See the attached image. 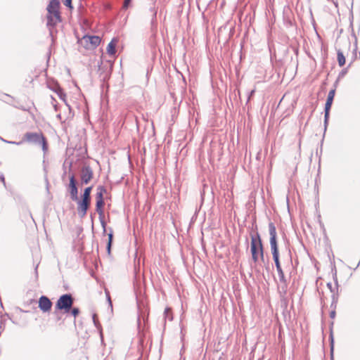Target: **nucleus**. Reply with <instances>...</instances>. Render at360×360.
<instances>
[{"mask_svg": "<svg viewBox=\"0 0 360 360\" xmlns=\"http://www.w3.org/2000/svg\"><path fill=\"white\" fill-rule=\"evenodd\" d=\"M93 171L89 166H84L81 172L82 184H88L93 178Z\"/></svg>", "mask_w": 360, "mask_h": 360, "instance_id": "12", "label": "nucleus"}, {"mask_svg": "<svg viewBox=\"0 0 360 360\" xmlns=\"http://www.w3.org/2000/svg\"><path fill=\"white\" fill-rule=\"evenodd\" d=\"M23 141L35 146H41L44 155L48 151L49 143L46 138L41 132H26L24 134Z\"/></svg>", "mask_w": 360, "mask_h": 360, "instance_id": "2", "label": "nucleus"}, {"mask_svg": "<svg viewBox=\"0 0 360 360\" xmlns=\"http://www.w3.org/2000/svg\"><path fill=\"white\" fill-rule=\"evenodd\" d=\"M56 89H52V91L57 94L60 99L66 102V94L64 92L63 89L60 86L59 84H55Z\"/></svg>", "mask_w": 360, "mask_h": 360, "instance_id": "22", "label": "nucleus"}, {"mask_svg": "<svg viewBox=\"0 0 360 360\" xmlns=\"http://www.w3.org/2000/svg\"><path fill=\"white\" fill-rule=\"evenodd\" d=\"M134 160V159H131V158L127 159V160H128V163H129V165H132V164H133V162H132V160Z\"/></svg>", "mask_w": 360, "mask_h": 360, "instance_id": "57", "label": "nucleus"}, {"mask_svg": "<svg viewBox=\"0 0 360 360\" xmlns=\"http://www.w3.org/2000/svg\"><path fill=\"white\" fill-rule=\"evenodd\" d=\"M167 310H168V308H166L165 310L164 314H165L166 318H167L169 321H172L173 319V318H172V316H170L167 314Z\"/></svg>", "mask_w": 360, "mask_h": 360, "instance_id": "49", "label": "nucleus"}, {"mask_svg": "<svg viewBox=\"0 0 360 360\" xmlns=\"http://www.w3.org/2000/svg\"><path fill=\"white\" fill-rule=\"evenodd\" d=\"M0 181L3 183L5 188L6 189V187H8V186H7V184L6 183L5 176L3 174H1L0 175Z\"/></svg>", "mask_w": 360, "mask_h": 360, "instance_id": "42", "label": "nucleus"}, {"mask_svg": "<svg viewBox=\"0 0 360 360\" xmlns=\"http://www.w3.org/2000/svg\"><path fill=\"white\" fill-rule=\"evenodd\" d=\"M99 78L103 83L107 82L111 75V68L107 65L98 66Z\"/></svg>", "mask_w": 360, "mask_h": 360, "instance_id": "14", "label": "nucleus"}, {"mask_svg": "<svg viewBox=\"0 0 360 360\" xmlns=\"http://www.w3.org/2000/svg\"><path fill=\"white\" fill-rule=\"evenodd\" d=\"M69 160L70 159H65V161L63 162V177L64 176H65L67 174V173H68L67 167H68L69 175L71 173H73L72 169L73 161H72V160L69 161Z\"/></svg>", "mask_w": 360, "mask_h": 360, "instance_id": "20", "label": "nucleus"}, {"mask_svg": "<svg viewBox=\"0 0 360 360\" xmlns=\"http://www.w3.org/2000/svg\"><path fill=\"white\" fill-rule=\"evenodd\" d=\"M118 42L117 38H112L111 41L107 46V53L110 56H114L116 53V46Z\"/></svg>", "mask_w": 360, "mask_h": 360, "instance_id": "18", "label": "nucleus"}, {"mask_svg": "<svg viewBox=\"0 0 360 360\" xmlns=\"http://www.w3.org/2000/svg\"><path fill=\"white\" fill-rule=\"evenodd\" d=\"M37 268H38V264H37L35 268H34V273H35L36 277L38 276Z\"/></svg>", "mask_w": 360, "mask_h": 360, "instance_id": "55", "label": "nucleus"}, {"mask_svg": "<svg viewBox=\"0 0 360 360\" xmlns=\"http://www.w3.org/2000/svg\"><path fill=\"white\" fill-rule=\"evenodd\" d=\"M313 160L314 159H312V158L309 159V165H311L312 163Z\"/></svg>", "mask_w": 360, "mask_h": 360, "instance_id": "63", "label": "nucleus"}, {"mask_svg": "<svg viewBox=\"0 0 360 360\" xmlns=\"http://www.w3.org/2000/svg\"><path fill=\"white\" fill-rule=\"evenodd\" d=\"M278 274L279 281L281 283L286 284L287 283V279L285 278V276L284 274V271L283 269H281L280 270H276Z\"/></svg>", "mask_w": 360, "mask_h": 360, "instance_id": "29", "label": "nucleus"}, {"mask_svg": "<svg viewBox=\"0 0 360 360\" xmlns=\"http://www.w3.org/2000/svg\"><path fill=\"white\" fill-rule=\"evenodd\" d=\"M337 59L340 67H342L345 65V56H344L342 51L340 49L337 51Z\"/></svg>", "mask_w": 360, "mask_h": 360, "instance_id": "25", "label": "nucleus"}, {"mask_svg": "<svg viewBox=\"0 0 360 360\" xmlns=\"http://www.w3.org/2000/svg\"><path fill=\"white\" fill-rule=\"evenodd\" d=\"M288 257H289V261L288 263L290 265H292V252L290 248H288Z\"/></svg>", "mask_w": 360, "mask_h": 360, "instance_id": "46", "label": "nucleus"}, {"mask_svg": "<svg viewBox=\"0 0 360 360\" xmlns=\"http://www.w3.org/2000/svg\"><path fill=\"white\" fill-rule=\"evenodd\" d=\"M357 58V53H356V47L354 49L353 51V58L352 61L349 63V66H351L352 63Z\"/></svg>", "mask_w": 360, "mask_h": 360, "instance_id": "40", "label": "nucleus"}, {"mask_svg": "<svg viewBox=\"0 0 360 360\" xmlns=\"http://www.w3.org/2000/svg\"><path fill=\"white\" fill-rule=\"evenodd\" d=\"M250 252L252 259L255 263L259 261V259L264 263V248L261 236L258 231L257 224L255 222L252 224V232L250 234Z\"/></svg>", "mask_w": 360, "mask_h": 360, "instance_id": "1", "label": "nucleus"}, {"mask_svg": "<svg viewBox=\"0 0 360 360\" xmlns=\"http://www.w3.org/2000/svg\"><path fill=\"white\" fill-rule=\"evenodd\" d=\"M77 204L78 215L80 218H83L86 215L89 207L90 202L78 198L77 200H75Z\"/></svg>", "mask_w": 360, "mask_h": 360, "instance_id": "9", "label": "nucleus"}, {"mask_svg": "<svg viewBox=\"0 0 360 360\" xmlns=\"http://www.w3.org/2000/svg\"><path fill=\"white\" fill-rule=\"evenodd\" d=\"M0 139H1V141H3L4 142L8 143H11V144H16V145H19V144H20V143H21V142H15V141H6V140L4 139L3 138H1V136H0Z\"/></svg>", "mask_w": 360, "mask_h": 360, "instance_id": "45", "label": "nucleus"}, {"mask_svg": "<svg viewBox=\"0 0 360 360\" xmlns=\"http://www.w3.org/2000/svg\"><path fill=\"white\" fill-rule=\"evenodd\" d=\"M333 282H334V284H335V287L334 288L336 289V290L339 291L340 285H339V283H338V278H335V279H333Z\"/></svg>", "mask_w": 360, "mask_h": 360, "instance_id": "44", "label": "nucleus"}, {"mask_svg": "<svg viewBox=\"0 0 360 360\" xmlns=\"http://www.w3.org/2000/svg\"><path fill=\"white\" fill-rule=\"evenodd\" d=\"M245 243L247 245V248H248V243H249V240H248V237L245 238Z\"/></svg>", "mask_w": 360, "mask_h": 360, "instance_id": "58", "label": "nucleus"}, {"mask_svg": "<svg viewBox=\"0 0 360 360\" xmlns=\"http://www.w3.org/2000/svg\"><path fill=\"white\" fill-rule=\"evenodd\" d=\"M184 346H183L181 349V351H180V354L181 355L182 352H184Z\"/></svg>", "mask_w": 360, "mask_h": 360, "instance_id": "61", "label": "nucleus"}, {"mask_svg": "<svg viewBox=\"0 0 360 360\" xmlns=\"http://www.w3.org/2000/svg\"><path fill=\"white\" fill-rule=\"evenodd\" d=\"M105 8H107V9H110V5H109V4H106V5H105Z\"/></svg>", "mask_w": 360, "mask_h": 360, "instance_id": "62", "label": "nucleus"}, {"mask_svg": "<svg viewBox=\"0 0 360 360\" xmlns=\"http://www.w3.org/2000/svg\"><path fill=\"white\" fill-rule=\"evenodd\" d=\"M268 226H269V235H271V234H273L274 233H277L276 228V226H275L274 222L270 221L269 223Z\"/></svg>", "mask_w": 360, "mask_h": 360, "instance_id": "33", "label": "nucleus"}, {"mask_svg": "<svg viewBox=\"0 0 360 360\" xmlns=\"http://www.w3.org/2000/svg\"><path fill=\"white\" fill-rule=\"evenodd\" d=\"M334 322L332 321L329 324V346H330V360H334V350H335V339L333 334Z\"/></svg>", "mask_w": 360, "mask_h": 360, "instance_id": "13", "label": "nucleus"}, {"mask_svg": "<svg viewBox=\"0 0 360 360\" xmlns=\"http://www.w3.org/2000/svg\"><path fill=\"white\" fill-rule=\"evenodd\" d=\"M63 4L64 6H65L67 8H68L70 10H73L74 7L72 5V0H62Z\"/></svg>", "mask_w": 360, "mask_h": 360, "instance_id": "35", "label": "nucleus"}, {"mask_svg": "<svg viewBox=\"0 0 360 360\" xmlns=\"http://www.w3.org/2000/svg\"><path fill=\"white\" fill-rule=\"evenodd\" d=\"M53 108L56 111H58V105L56 104H53Z\"/></svg>", "mask_w": 360, "mask_h": 360, "instance_id": "60", "label": "nucleus"}, {"mask_svg": "<svg viewBox=\"0 0 360 360\" xmlns=\"http://www.w3.org/2000/svg\"><path fill=\"white\" fill-rule=\"evenodd\" d=\"M53 314H54V315H56L57 321L63 320V315L64 314L63 311H59L58 312L56 313V308L54 307Z\"/></svg>", "mask_w": 360, "mask_h": 360, "instance_id": "38", "label": "nucleus"}, {"mask_svg": "<svg viewBox=\"0 0 360 360\" xmlns=\"http://www.w3.org/2000/svg\"><path fill=\"white\" fill-rule=\"evenodd\" d=\"M86 12V8L84 6L80 3L77 8V15L79 20L82 21L84 24L88 25L89 22L87 18L85 17V13Z\"/></svg>", "mask_w": 360, "mask_h": 360, "instance_id": "16", "label": "nucleus"}, {"mask_svg": "<svg viewBox=\"0 0 360 360\" xmlns=\"http://www.w3.org/2000/svg\"><path fill=\"white\" fill-rule=\"evenodd\" d=\"M132 0H124L122 8L123 10L128 9L131 5Z\"/></svg>", "mask_w": 360, "mask_h": 360, "instance_id": "37", "label": "nucleus"}, {"mask_svg": "<svg viewBox=\"0 0 360 360\" xmlns=\"http://www.w3.org/2000/svg\"><path fill=\"white\" fill-rule=\"evenodd\" d=\"M43 165H44V170L45 173L46 174L47 171H46V160H45V159H44V160H43Z\"/></svg>", "mask_w": 360, "mask_h": 360, "instance_id": "53", "label": "nucleus"}, {"mask_svg": "<svg viewBox=\"0 0 360 360\" xmlns=\"http://www.w3.org/2000/svg\"><path fill=\"white\" fill-rule=\"evenodd\" d=\"M105 201L103 197H96V212L98 214L99 221L103 229V234H106L107 224L104 219V210Z\"/></svg>", "mask_w": 360, "mask_h": 360, "instance_id": "5", "label": "nucleus"}, {"mask_svg": "<svg viewBox=\"0 0 360 360\" xmlns=\"http://www.w3.org/2000/svg\"><path fill=\"white\" fill-rule=\"evenodd\" d=\"M326 286L330 290V292L332 293V295H338V298L339 297V291L336 290V289L333 287L332 283L330 282H328L326 284Z\"/></svg>", "mask_w": 360, "mask_h": 360, "instance_id": "31", "label": "nucleus"}, {"mask_svg": "<svg viewBox=\"0 0 360 360\" xmlns=\"http://www.w3.org/2000/svg\"><path fill=\"white\" fill-rule=\"evenodd\" d=\"M319 219L321 218V215L320 214L319 215ZM319 223H320L321 226L323 229V231H325L324 225H323V224L321 222V221L320 219H319Z\"/></svg>", "mask_w": 360, "mask_h": 360, "instance_id": "54", "label": "nucleus"}, {"mask_svg": "<svg viewBox=\"0 0 360 360\" xmlns=\"http://www.w3.org/2000/svg\"><path fill=\"white\" fill-rule=\"evenodd\" d=\"M83 40L86 43V49H95L101 43V38L96 35H85Z\"/></svg>", "mask_w": 360, "mask_h": 360, "instance_id": "10", "label": "nucleus"}, {"mask_svg": "<svg viewBox=\"0 0 360 360\" xmlns=\"http://www.w3.org/2000/svg\"><path fill=\"white\" fill-rule=\"evenodd\" d=\"M269 244L270 247L276 248L278 246V235L277 233H274L271 235H269Z\"/></svg>", "mask_w": 360, "mask_h": 360, "instance_id": "26", "label": "nucleus"}, {"mask_svg": "<svg viewBox=\"0 0 360 360\" xmlns=\"http://www.w3.org/2000/svg\"><path fill=\"white\" fill-rule=\"evenodd\" d=\"M47 22L46 25L49 29H56V26L58 22H60L53 14H47L46 16Z\"/></svg>", "mask_w": 360, "mask_h": 360, "instance_id": "19", "label": "nucleus"}, {"mask_svg": "<svg viewBox=\"0 0 360 360\" xmlns=\"http://www.w3.org/2000/svg\"><path fill=\"white\" fill-rule=\"evenodd\" d=\"M339 81H340V79H338V77L337 79L335 80V82H334V88L333 89H336V87L339 83Z\"/></svg>", "mask_w": 360, "mask_h": 360, "instance_id": "52", "label": "nucleus"}, {"mask_svg": "<svg viewBox=\"0 0 360 360\" xmlns=\"http://www.w3.org/2000/svg\"><path fill=\"white\" fill-rule=\"evenodd\" d=\"M55 84H58L57 82H49L48 84V87L52 90V89H56V86H55Z\"/></svg>", "mask_w": 360, "mask_h": 360, "instance_id": "47", "label": "nucleus"}, {"mask_svg": "<svg viewBox=\"0 0 360 360\" xmlns=\"http://www.w3.org/2000/svg\"><path fill=\"white\" fill-rule=\"evenodd\" d=\"M142 321H143V327L141 326V316L139 315L138 316V318H137V328L139 329V331L142 330H145L146 328V325H147V323H148V317L146 315H143L142 316Z\"/></svg>", "mask_w": 360, "mask_h": 360, "instance_id": "23", "label": "nucleus"}, {"mask_svg": "<svg viewBox=\"0 0 360 360\" xmlns=\"http://www.w3.org/2000/svg\"><path fill=\"white\" fill-rule=\"evenodd\" d=\"M297 166L296 165L295 167L294 171H293V174H295V173L297 172Z\"/></svg>", "mask_w": 360, "mask_h": 360, "instance_id": "59", "label": "nucleus"}, {"mask_svg": "<svg viewBox=\"0 0 360 360\" xmlns=\"http://www.w3.org/2000/svg\"><path fill=\"white\" fill-rule=\"evenodd\" d=\"M316 160H318V165H319V167H318V174H317V176H319V172H320V170H321V158H319V159H315Z\"/></svg>", "mask_w": 360, "mask_h": 360, "instance_id": "50", "label": "nucleus"}, {"mask_svg": "<svg viewBox=\"0 0 360 360\" xmlns=\"http://www.w3.org/2000/svg\"><path fill=\"white\" fill-rule=\"evenodd\" d=\"M349 67H350V66H349V65H348L347 68H345L342 69V70L340 72V73L338 74V79H340L343 78V77L347 75V72H348V68H349Z\"/></svg>", "mask_w": 360, "mask_h": 360, "instance_id": "36", "label": "nucleus"}, {"mask_svg": "<svg viewBox=\"0 0 360 360\" xmlns=\"http://www.w3.org/2000/svg\"><path fill=\"white\" fill-rule=\"evenodd\" d=\"M49 36L51 37V41H52L51 46H53L54 44L56 39V34L54 32L56 33L57 31L56 29H49Z\"/></svg>", "mask_w": 360, "mask_h": 360, "instance_id": "34", "label": "nucleus"}, {"mask_svg": "<svg viewBox=\"0 0 360 360\" xmlns=\"http://www.w3.org/2000/svg\"><path fill=\"white\" fill-rule=\"evenodd\" d=\"M271 252L272 255V259L274 261H276L278 259H280V252H279V248L278 247H271Z\"/></svg>", "mask_w": 360, "mask_h": 360, "instance_id": "27", "label": "nucleus"}, {"mask_svg": "<svg viewBox=\"0 0 360 360\" xmlns=\"http://www.w3.org/2000/svg\"><path fill=\"white\" fill-rule=\"evenodd\" d=\"M92 188H93V186L86 187L84 189L83 193L81 194L79 198L91 202V193Z\"/></svg>", "mask_w": 360, "mask_h": 360, "instance_id": "21", "label": "nucleus"}, {"mask_svg": "<svg viewBox=\"0 0 360 360\" xmlns=\"http://www.w3.org/2000/svg\"><path fill=\"white\" fill-rule=\"evenodd\" d=\"M68 191L70 193V199L72 201L78 200V187L77 185L74 173H71L69 175V184L68 185Z\"/></svg>", "mask_w": 360, "mask_h": 360, "instance_id": "7", "label": "nucleus"}, {"mask_svg": "<svg viewBox=\"0 0 360 360\" xmlns=\"http://www.w3.org/2000/svg\"><path fill=\"white\" fill-rule=\"evenodd\" d=\"M92 319H93L94 325L95 326V327L97 328V330L98 331L101 344L104 345L103 328H102V326H101V324L100 323V322L96 319V314H92Z\"/></svg>", "mask_w": 360, "mask_h": 360, "instance_id": "17", "label": "nucleus"}, {"mask_svg": "<svg viewBox=\"0 0 360 360\" xmlns=\"http://www.w3.org/2000/svg\"><path fill=\"white\" fill-rule=\"evenodd\" d=\"M107 193V189L105 186L99 185L97 187V193L96 197H103V195Z\"/></svg>", "mask_w": 360, "mask_h": 360, "instance_id": "28", "label": "nucleus"}, {"mask_svg": "<svg viewBox=\"0 0 360 360\" xmlns=\"http://www.w3.org/2000/svg\"><path fill=\"white\" fill-rule=\"evenodd\" d=\"M107 230L109 231V233H107L108 241L106 243L105 249H106V252H107L108 255L110 256L112 247V244H113L114 233H113V230L111 227H108V229L106 228V231Z\"/></svg>", "mask_w": 360, "mask_h": 360, "instance_id": "15", "label": "nucleus"}, {"mask_svg": "<svg viewBox=\"0 0 360 360\" xmlns=\"http://www.w3.org/2000/svg\"><path fill=\"white\" fill-rule=\"evenodd\" d=\"M204 193H205V191L203 190V191L201 192V193H200L202 199H203Z\"/></svg>", "mask_w": 360, "mask_h": 360, "instance_id": "64", "label": "nucleus"}, {"mask_svg": "<svg viewBox=\"0 0 360 360\" xmlns=\"http://www.w3.org/2000/svg\"><path fill=\"white\" fill-rule=\"evenodd\" d=\"M80 314V309L77 307H71L68 311V314H66V316H72L74 317V323L75 324V319Z\"/></svg>", "mask_w": 360, "mask_h": 360, "instance_id": "24", "label": "nucleus"}, {"mask_svg": "<svg viewBox=\"0 0 360 360\" xmlns=\"http://www.w3.org/2000/svg\"><path fill=\"white\" fill-rule=\"evenodd\" d=\"M105 292L106 299H107V301L108 302L109 307L111 308V309H112V301H111V299H110V297L109 292L108 290H105Z\"/></svg>", "mask_w": 360, "mask_h": 360, "instance_id": "39", "label": "nucleus"}, {"mask_svg": "<svg viewBox=\"0 0 360 360\" xmlns=\"http://www.w3.org/2000/svg\"><path fill=\"white\" fill-rule=\"evenodd\" d=\"M317 184H318V178L316 177L315 179L314 189H315V191H316V195H319V188H318Z\"/></svg>", "mask_w": 360, "mask_h": 360, "instance_id": "48", "label": "nucleus"}, {"mask_svg": "<svg viewBox=\"0 0 360 360\" xmlns=\"http://www.w3.org/2000/svg\"><path fill=\"white\" fill-rule=\"evenodd\" d=\"M6 190L15 202L20 206L22 210L27 212L29 216L33 219L32 213L28 209V206L24 197L20 193L15 191L11 185H8V187H6Z\"/></svg>", "mask_w": 360, "mask_h": 360, "instance_id": "4", "label": "nucleus"}, {"mask_svg": "<svg viewBox=\"0 0 360 360\" xmlns=\"http://www.w3.org/2000/svg\"><path fill=\"white\" fill-rule=\"evenodd\" d=\"M74 297L70 293L61 295L55 304L56 313L63 311V314H68L69 309L72 306Z\"/></svg>", "mask_w": 360, "mask_h": 360, "instance_id": "3", "label": "nucleus"}, {"mask_svg": "<svg viewBox=\"0 0 360 360\" xmlns=\"http://www.w3.org/2000/svg\"><path fill=\"white\" fill-rule=\"evenodd\" d=\"M274 262L276 270H280L281 269H282L280 259H278V260L274 261Z\"/></svg>", "mask_w": 360, "mask_h": 360, "instance_id": "41", "label": "nucleus"}, {"mask_svg": "<svg viewBox=\"0 0 360 360\" xmlns=\"http://www.w3.org/2000/svg\"><path fill=\"white\" fill-rule=\"evenodd\" d=\"M60 8V3H53L50 0L49 4L47 6L46 10L48 11V13L53 14L54 17L59 21H62V18L60 15V13L59 11Z\"/></svg>", "mask_w": 360, "mask_h": 360, "instance_id": "11", "label": "nucleus"}, {"mask_svg": "<svg viewBox=\"0 0 360 360\" xmlns=\"http://www.w3.org/2000/svg\"><path fill=\"white\" fill-rule=\"evenodd\" d=\"M330 259H331L330 258ZM330 263H331V273H332L333 279H335V278H338L336 266H335L334 261L330 260Z\"/></svg>", "mask_w": 360, "mask_h": 360, "instance_id": "32", "label": "nucleus"}, {"mask_svg": "<svg viewBox=\"0 0 360 360\" xmlns=\"http://www.w3.org/2000/svg\"><path fill=\"white\" fill-rule=\"evenodd\" d=\"M45 180H46V188H47V189H49V188H48V186H49V181H48V179H47V176H46V174H45Z\"/></svg>", "mask_w": 360, "mask_h": 360, "instance_id": "56", "label": "nucleus"}, {"mask_svg": "<svg viewBox=\"0 0 360 360\" xmlns=\"http://www.w3.org/2000/svg\"><path fill=\"white\" fill-rule=\"evenodd\" d=\"M335 95V89H332L328 92L324 108V127L326 129L329 122L330 111Z\"/></svg>", "mask_w": 360, "mask_h": 360, "instance_id": "6", "label": "nucleus"}, {"mask_svg": "<svg viewBox=\"0 0 360 360\" xmlns=\"http://www.w3.org/2000/svg\"><path fill=\"white\" fill-rule=\"evenodd\" d=\"M39 309L44 314L51 311L53 303L46 295H41L37 301Z\"/></svg>", "mask_w": 360, "mask_h": 360, "instance_id": "8", "label": "nucleus"}, {"mask_svg": "<svg viewBox=\"0 0 360 360\" xmlns=\"http://www.w3.org/2000/svg\"><path fill=\"white\" fill-rule=\"evenodd\" d=\"M37 301H36L34 299H30L27 301L28 304H32L33 303H37Z\"/></svg>", "mask_w": 360, "mask_h": 360, "instance_id": "51", "label": "nucleus"}, {"mask_svg": "<svg viewBox=\"0 0 360 360\" xmlns=\"http://www.w3.org/2000/svg\"><path fill=\"white\" fill-rule=\"evenodd\" d=\"M329 316L331 319H334L336 316V311L334 309H331L329 314Z\"/></svg>", "mask_w": 360, "mask_h": 360, "instance_id": "43", "label": "nucleus"}, {"mask_svg": "<svg viewBox=\"0 0 360 360\" xmlns=\"http://www.w3.org/2000/svg\"><path fill=\"white\" fill-rule=\"evenodd\" d=\"M331 300H332V301H331V304H330V307L332 309L335 310L336 307H337V304L338 302V295H332Z\"/></svg>", "mask_w": 360, "mask_h": 360, "instance_id": "30", "label": "nucleus"}]
</instances>
